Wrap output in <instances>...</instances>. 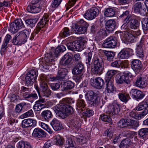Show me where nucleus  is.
<instances>
[{
  "label": "nucleus",
  "instance_id": "obj_1",
  "mask_svg": "<svg viewBox=\"0 0 148 148\" xmlns=\"http://www.w3.org/2000/svg\"><path fill=\"white\" fill-rule=\"evenodd\" d=\"M66 50V47L63 45L58 46L55 49L52 48L51 52L49 54H47V56H45L44 61H42L41 64V66L42 67V70L45 71V69H49V66H50L51 62L53 59V57H57L59 53L60 52H63Z\"/></svg>",
  "mask_w": 148,
  "mask_h": 148
},
{
  "label": "nucleus",
  "instance_id": "obj_2",
  "mask_svg": "<svg viewBox=\"0 0 148 148\" xmlns=\"http://www.w3.org/2000/svg\"><path fill=\"white\" fill-rule=\"evenodd\" d=\"M74 101L69 98H65L63 99L60 101V103L57 104L53 108L54 111L55 112L56 114L60 117L62 119L64 118V116L63 113L64 108L66 107V103L68 104L73 103Z\"/></svg>",
  "mask_w": 148,
  "mask_h": 148
},
{
  "label": "nucleus",
  "instance_id": "obj_3",
  "mask_svg": "<svg viewBox=\"0 0 148 148\" xmlns=\"http://www.w3.org/2000/svg\"><path fill=\"white\" fill-rule=\"evenodd\" d=\"M85 96L88 103L93 106H98L100 102V93L98 91H89Z\"/></svg>",
  "mask_w": 148,
  "mask_h": 148
},
{
  "label": "nucleus",
  "instance_id": "obj_4",
  "mask_svg": "<svg viewBox=\"0 0 148 148\" xmlns=\"http://www.w3.org/2000/svg\"><path fill=\"white\" fill-rule=\"evenodd\" d=\"M49 19V16L47 14H45L41 21L37 24L36 29L31 35L29 39L31 40H33L36 34L39 32H43L44 30L42 29L43 28L45 25L48 22Z\"/></svg>",
  "mask_w": 148,
  "mask_h": 148
},
{
  "label": "nucleus",
  "instance_id": "obj_5",
  "mask_svg": "<svg viewBox=\"0 0 148 148\" xmlns=\"http://www.w3.org/2000/svg\"><path fill=\"white\" fill-rule=\"evenodd\" d=\"M45 5V2L42 0H33L31 4L27 6V10L30 13H37L41 11Z\"/></svg>",
  "mask_w": 148,
  "mask_h": 148
},
{
  "label": "nucleus",
  "instance_id": "obj_6",
  "mask_svg": "<svg viewBox=\"0 0 148 148\" xmlns=\"http://www.w3.org/2000/svg\"><path fill=\"white\" fill-rule=\"evenodd\" d=\"M89 25L83 19H81L75 25L74 28V32L77 34H84L87 32V29Z\"/></svg>",
  "mask_w": 148,
  "mask_h": 148
},
{
  "label": "nucleus",
  "instance_id": "obj_7",
  "mask_svg": "<svg viewBox=\"0 0 148 148\" xmlns=\"http://www.w3.org/2000/svg\"><path fill=\"white\" fill-rule=\"evenodd\" d=\"M25 28V26L23 21L21 19L19 18L11 23L10 30L11 32L14 33L17 32L19 30Z\"/></svg>",
  "mask_w": 148,
  "mask_h": 148
},
{
  "label": "nucleus",
  "instance_id": "obj_8",
  "mask_svg": "<svg viewBox=\"0 0 148 148\" xmlns=\"http://www.w3.org/2000/svg\"><path fill=\"white\" fill-rule=\"evenodd\" d=\"M104 69L103 61L97 58L94 62V66L92 70L93 73L95 74L100 75L102 73Z\"/></svg>",
  "mask_w": 148,
  "mask_h": 148
},
{
  "label": "nucleus",
  "instance_id": "obj_9",
  "mask_svg": "<svg viewBox=\"0 0 148 148\" xmlns=\"http://www.w3.org/2000/svg\"><path fill=\"white\" fill-rule=\"evenodd\" d=\"M38 72L36 69H32L27 74L25 77L26 84L27 85H32L36 79Z\"/></svg>",
  "mask_w": 148,
  "mask_h": 148
},
{
  "label": "nucleus",
  "instance_id": "obj_10",
  "mask_svg": "<svg viewBox=\"0 0 148 148\" xmlns=\"http://www.w3.org/2000/svg\"><path fill=\"white\" fill-rule=\"evenodd\" d=\"M117 42V40L115 37L110 36L104 41L102 46L104 48H114L116 46Z\"/></svg>",
  "mask_w": 148,
  "mask_h": 148
},
{
  "label": "nucleus",
  "instance_id": "obj_11",
  "mask_svg": "<svg viewBox=\"0 0 148 148\" xmlns=\"http://www.w3.org/2000/svg\"><path fill=\"white\" fill-rule=\"evenodd\" d=\"M90 82L92 86L97 89H101L104 87L105 82L101 77H97L95 79H91Z\"/></svg>",
  "mask_w": 148,
  "mask_h": 148
},
{
  "label": "nucleus",
  "instance_id": "obj_12",
  "mask_svg": "<svg viewBox=\"0 0 148 148\" xmlns=\"http://www.w3.org/2000/svg\"><path fill=\"white\" fill-rule=\"evenodd\" d=\"M99 10L96 8H92L88 10L84 15V17L88 20L95 18L98 14Z\"/></svg>",
  "mask_w": 148,
  "mask_h": 148
},
{
  "label": "nucleus",
  "instance_id": "obj_13",
  "mask_svg": "<svg viewBox=\"0 0 148 148\" xmlns=\"http://www.w3.org/2000/svg\"><path fill=\"white\" fill-rule=\"evenodd\" d=\"M68 72V70L66 69L63 68H60L58 71L56 79L63 82L66 81Z\"/></svg>",
  "mask_w": 148,
  "mask_h": 148
},
{
  "label": "nucleus",
  "instance_id": "obj_14",
  "mask_svg": "<svg viewBox=\"0 0 148 148\" xmlns=\"http://www.w3.org/2000/svg\"><path fill=\"white\" fill-rule=\"evenodd\" d=\"M106 84V90L108 93H114L116 92V88L114 86V80L105 79Z\"/></svg>",
  "mask_w": 148,
  "mask_h": 148
},
{
  "label": "nucleus",
  "instance_id": "obj_15",
  "mask_svg": "<svg viewBox=\"0 0 148 148\" xmlns=\"http://www.w3.org/2000/svg\"><path fill=\"white\" fill-rule=\"evenodd\" d=\"M133 9L134 12L136 13H139L144 15L146 12L145 8H143L140 2L135 3L133 6Z\"/></svg>",
  "mask_w": 148,
  "mask_h": 148
},
{
  "label": "nucleus",
  "instance_id": "obj_16",
  "mask_svg": "<svg viewBox=\"0 0 148 148\" xmlns=\"http://www.w3.org/2000/svg\"><path fill=\"white\" fill-rule=\"evenodd\" d=\"M132 69L136 73H138L142 68L141 62L139 60H134L132 61Z\"/></svg>",
  "mask_w": 148,
  "mask_h": 148
},
{
  "label": "nucleus",
  "instance_id": "obj_17",
  "mask_svg": "<svg viewBox=\"0 0 148 148\" xmlns=\"http://www.w3.org/2000/svg\"><path fill=\"white\" fill-rule=\"evenodd\" d=\"M144 45L141 41L139 45H137L136 49V53L137 57L142 59L144 57V51L143 49Z\"/></svg>",
  "mask_w": 148,
  "mask_h": 148
},
{
  "label": "nucleus",
  "instance_id": "obj_18",
  "mask_svg": "<svg viewBox=\"0 0 148 148\" xmlns=\"http://www.w3.org/2000/svg\"><path fill=\"white\" fill-rule=\"evenodd\" d=\"M124 74L123 75L119 72L117 74L115 77L116 81L117 83L120 84H123L124 82V79L125 78V76H130L132 75L131 73L129 72L124 73Z\"/></svg>",
  "mask_w": 148,
  "mask_h": 148
},
{
  "label": "nucleus",
  "instance_id": "obj_19",
  "mask_svg": "<svg viewBox=\"0 0 148 148\" xmlns=\"http://www.w3.org/2000/svg\"><path fill=\"white\" fill-rule=\"evenodd\" d=\"M130 94L132 97L136 99H140L145 96L144 94L141 91L136 89H132Z\"/></svg>",
  "mask_w": 148,
  "mask_h": 148
},
{
  "label": "nucleus",
  "instance_id": "obj_20",
  "mask_svg": "<svg viewBox=\"0 0 148 148\" xmlns=\"http://www.w3.org/2000/svg\"><path fill=\"white\" fill-rule=\"evenodd\" d=\"M75 43L74 44L75 51H81L85 47L87 42L84 40L75 41Z\"/></svg>",
  "mask_w": 148,
  "mask_h": 148
},
{
  "label": "nucleus",
  "instance_id": "obj_21",
  "mask_svg": "<svg viewBox=\"0 0 148 148\" xmlns=\"http://www.w3.org/2000/svg\"><path fill=\"white\" fill-rule=\"evenodd\" d=\"M18 34L21 44L25 43L27 41V37H29V32L26 30H24Z\"/></svg>",
  "mask_w": 148,
  "mask_h": 148
},
{
  "label": "nucleus",
  "instance_id": "obj_22",
  "mask_svg": "<svg viewBox=\"0 0 148 148\" xmlns=\"http://www.w3.org/2000/svg\"><path fill=\"white\" fill-rule=\"evenodd\" d=\"M145 78L144 77H138L135 82L136 86L140 88H144L147 86V84Z\"/></svg>",
  "mask_w": 148,
  "mask_h": 148
},
{
  "label": "nucleus",
  "instance_id": "obj_23",
  "mask_svg": "<svg viewBox=\"0 0 148 148\" xmlns=\"http://www.w3.org/2000/svg\"><path fill=\"white\" fill-rule=\"evenodd\" d=\"M32 135L35 137L39 138L40 139V138L46 137V134L44 131L41 129L36 128L33 132Z\"/></svg>",
  "mask_w": 148,
  "mask_h": 148
},
{
  "label": "nucleus",
  "instance_id": "obj_24",
  "mask_svg": "<svg viewBox=\"0 0 148 148\" xmlns=\"http://www.w3.org/2000/svg\"><path fill=\"white\" fill-rule=\"evenodd\" d=\"M84 66L82 63H78L77 64L73 69L72 72L73 74L77 75L81 74L84 72Z\"/></svg>",
  "mask_w": 148,
  "mask_h": 148
},
{
  "label": "nucleus",
  "instance_id": "obj_25",
  "mask_svg": "<svg viewBox=\"0 0 148 148\" xmlns=\"http://www.w3.org/2000/svg\"><path fill=\"white\" fill-rule=\"evenodd\" d=\"M72 60L70 54L67 53L64 55L60 62V64L62 65L66 66L69 64Z\"/></svg>",
  "mask_w": 148,
  "mask_h": 148
},
{
  "label": "nucleus",
  "instance_id": "obj_26",
  "mask_svg": "<svg viewBox=\"0 0 148 148\" xmlns=\"http://www.w3.org/2000/svg\"><path fill=\"white\" fill-rule=\"evenodd\" d=\"M63 84H61V90H68L74 88L75 84L72 82L69 81L66 82H63Z\"/></svg>",
  "mask_w": 148,
  "mask_h": 148
},
{
  "label": "nucleus",
  "instance_id": "obj_27",
  "mask_svg": "<svg viewBox=\"0 0 148 148\" xmlns=\"http://www.w3.org/2000/svg\"><path fill=\"white\" fill-rule=\"evenodd\" d=\"M110 112L113 115L117 114L120 111V106L118 104L114 103L109 106Z\"/></svg>",
  "mask_w": 148,
  "mask_h": 148
},
{
  "label": "nucleus",
  "instance_id": "obj_28",
  "mask_svg": "<svg viewBox=\"0 0 148 148\" xmlns=\"http://www.w3.org/2000/svg\"><path fill=\"white\" fill-rule=\"evenodd\" d=\"M130 33L129 30L128 32H124V35L123 36L124 39L126 42H133L136 40V38Z\"/></svg>",
  "mask_w": 148,
  "mask_h": 148
},
{
  "label": "nucleus",
  "instance_id": "obj_29",
  "mask_svg": "<svg viewBox=\"0 0 148 148\" xmlns=\"http://www.w3.org/2000/svg\"><path fill=\"white\" fill-rule=\"evenodd\" d=\"M50 123L53 128L55 130H61L62 127V125L60 123V121L56 119H53Z\"/></svg>",
  "mask_w": 148,
  "mask_h": 148
},
{
  "label": "nucleus",
  "instance_id": "obj_30",
  "mask_svg": "<svg viewBox=\"0 0 148 148\" xmlns=\"http://www.w3.org/2000/svg\"><path fill=\"white\" fill-rule=\"evenodd\" d=\"M106 29L109 32L113 31L115 27V22L114 19L108 20L106 23Z\"/></svg>",
  "mask_w": 148,
  "mask_h": 148
},
{
  "label": "nucleus",
  "instance_id": "obj_31",
  "mask_svg": "<svg viewBox=\"0 0 148 148\" xmlns=\"http://www.w3.org/2000/svg\"><path fill=\"white\" fill-rule=\"evenodd\" d=\"M41 115L42 119L46 121H48L53 116L51 112L49 110L43 111L41 112Z\"/></svg>",
  "mask_w": 148,
  "mask_h": 148
},
{
  "label": "nucleus",
  "instance_id": "obj_32",
  "mask_svg": "<svg viewBox=\"0 0 148 148\" xmlns=\"http://www.w3.org/2000/svg\"><path fill=\"white\" fill-rule=\"evenodd\" d=\"M118 97L121 101L126 103L130 99L129 94L127 92H122L118 94Z\"/></svg>",
  "mask_w": 148,
  "mask_h": 148
},
{
  "label": "nucleus",
  "instance_id": "obj_33",
  "mask_svg": "<svg viewBox=\"0 0 148 148\" xmlns=\"http://www.w3.org/2000/svg\"><path fill=\"white\" fill-rule=\"evenodd\" d=\"M129 56V50L127 49H123L118 54V57L120 59H127Z\"/></svg>",
  "mask_w": 148,
  "mask_h": 148
},
{
  "label": "nucleus",
  "instance_id": "obj_34",
  "mask_svg": "<svg viewBox=\"0 0 148 148\" xmlns=\"http://www.w3.org/2000/svg\"><path fill=\"white\" fill-rule=\"evenodd\" d=\"M118 70H110L108 71L105 78V79L114 80L113 76L119 73Z\"/></svg>",
  "mask_w": 148,
  "mask_h": 148
},
{
  "label": "nucleus",
  "instance_id": "obj_35",
  "mask_svg": "<svg viewBox=\"0 0 148 148\" xmlns=\"http://www.w3.org/2000/svg\"><path fill=\"white\" fill-rule=\"evenodd\" d=\"M139 125L138 122L131 119H127V126L129 127L136 129Z\"/></svg>",
  "mask_w": 148,
  "mask_h": 148
},
{
  "label": "nucleus",
  "instance_id": "obj_36",
  "mask_svg": "<svg viewBox=\"0 0 148 148\" xmlns=\"http://www.w3.org/2000/svg\"><path fill=\"white\" fill-rule=\"evenodd\" d=\"M131 143L130 139L126 138L121 142L120 146V148H129L130 147Z\"/></svg>",
  "mask_w": 148,
  "mask_h": 148
},
{
  "label": "nucleus",
  "instance_id": "obj_37",
  "mask_svg": "<svg viewBox=\"0 0 148 148\" xmlns=\"http://www.w3.org/2000/svg\"><path fill=\"white\" fill-rule=\"evenodd\" d=\"M86 106V103L84 99H78L77 101V106L78 110H81L82 111L84 110Z\"/></svg>",
  "mask_w": 148,
  "mask_h": 148
},
{
  "label": "nucleus",
  "instance_id": "obj_38",
  "mask_svg": "<svg viewBox=\"0 0 148 148\" xmlns=\"http://www.w3.org/2000/svg\"><path fill=\"white\" fill-rule=\"evenodd\" d=\"M103 53L108 61H111L114 58L115 55V53L114 52L112 51L105 50L104 51Z\"/></svg>",
  "mask_w": 148,
  "mask_h": 148
},
{
  "label": "nucleus",
  "instance_id": "obj_39",
  "mask_svg": "<svg viewBox=\"0 0 148 148\" xmlns=\"http://www.w3.org/2000/svg\"><path fill=\"white\" fill-rule=\"evenodd\" d=\"M66 107L64 108V110L63 112V113L64 116V118H66L67 116L71 114L73 112V109L72 107L68 105L67 103H66Z\"/></svg>",
  "mask_w": 148,
  "mask_h": 148
},
{
  "label": "nucleus",
  "instance_id": "obj_40",
  "mask_svg": "<svg viewBox=\"0 0 148 148\" xmlns=\"http://www.w3.org/2000/svg\"><path fill=\"white\" fill-rule=\"evenodd\" d=\"M138 135L140 138L144 139L146 138L148 135V128H145L141 129L138 132Z\"/></svg>",
  "mask_w": 148,
  "mask_h": 148
},
{
  "label": "nucleus",
  "instance_id": "obj_41",
  "mask_svg": "<svg viewBox=\"0 0 148 148\" xmlns=\"http://www.w3.org/2000/svg\"><path fill=\"white\" fill-rule=\"evenodd\" d=\"M104 15L106 17H112L115 15V12L112 8H107L104 11Z\"/></svg>",
  "mask_w": 148,
  "mask_h": 148
},
{
  "label": "nucleus",
  "instance_id": "obj_42",
  "mask_svg": "<svg viewBox=\"0 0 148 148\" xmlns=\"http://www.w3.org/2000/svg\"><path fill=\"white\" fill-rule=\"evenodd\" d=\"M126 115L128 119H140V118L139 117V114L134 111H132L130 112H127Z\"/></svg>",
  "mask_w": 148,
  "mask_h": 148
},
{
  "label": "nucleus",
  "instance_id": "obj_43",
  "mask_svg": "<svg viewBox=\"0 0 148 148\" xmlns=\"http://www.w3.org/2000/svg\"><path fill=\"white\" fill-rule=\"evenodd\" d=\"M140 25L139 21L134 19H132L130 24V27L132 29H137Z\"/></svg>",
  "mask_w": 148,
  "mask_h": 148
},
{
  "label": "nucleus",
  "instance_id": "obj_44",
  "mask_svg": "<svg viewBox=\"0 0 148 148\" xmlns=\"http://www.w3.org/2000/svg\"><path fill=\"white\" fill-rule=\"evenodd\" d=\"M47 81L44 77H41L40 78V87L42 90H45V89L48 88L47 84Z\"/></svg>",
  "mask_w": 148,
  "mask_h": 148
},
{
  "label": "nucleus",
  "instance_id": "obj_45",
  "mask_svg": "<svg viewBox=\"0 0 148 148\" xmlns=\"http://www.w3.org/2000/svg\"><path fill=\"white\" fill-rule=\"evenodd\" d=\"M70 126L73 129H78L80 127V125L78 121L76 119H72L70 122Z\"/></svg>",
  "mask_w": 148,
  "mask_h": 148
},
{
  "label": "nucleus",
  "instance_id": "obj_46",
  "mask_svg": "<svg viewBox=\"0 0 148 148\" xmlns=\"http://www.w3.org/2000/svg\"><path fill=\"white\" fill-rule=\"evenodd\" d=\"M75 141L71 138H68L66 140L64 146L65 148H75L74 144Z\"/></svg>",
  "mask_w": 148,
  "mask_h": 148
},
{
  "label": "nucleus",
  "instance_id": "obj_47",
  "mask_svg": "<svg viewBox=\"0 0 148 148\" xmlns=\"http://www.w3.org/2000/svg\"><path fill=\"white\" fill-rule=\"evenodd\" d=\"M148 107V100L143 102L139 103L136 108V110L140 111L145 109Z\"/></svg>",
  "mask_w": 148,
  "mask_h": 148
},
{
  "label": "nucleus",
  "instance_id": "obj_48",
  "mask_svg": "<svg viewBox=\"0 0 148 148\" xmlns=\"http://www.w3.org/2000/svg\"><path fill=\"white\" fill-rule=\"evenodd\" d=\"M55 142L57 145L62 146L64 144V138L60 135H58L56 136Z\"/></svg>",
  "mask_w": 148,
  "mask_h": 148
},
{
  "label": "nucleus",
  "instance_id": "obj_49",
  "mask_svg": "<svg viewBox=\"0 0 148 148\" xmlns=\"http://www.w3.org/2000/svg\"><path fill=\"white\" fill-rule=\"evenodd\" d=\"M71 34V32L69 29L66 27L64 28L59 34L60 36L63 37L68 36Z\"/></svg>",
  "mask_w": 148,
  "mask_h": 148
},
{
  "label": "nucleus",
  "instance_id": "obj_50",
  "mask_svg": "<svg viewBox=\"0 0 148 148\" xmlns=\"http://www.w3.org/2000/svg\"><path fill=\"white\" fill-rule=\"evenodd\" d=\"M18 148H32L30 144L27 142L21 141L19 142Z\"/></svg>",
  "mask_w": 148,
  "mask_h": 148
},
{
  "label": "nucleus",
  "instance_id": "obj_51",
  "mask_svg": "<svg viewBox=\"0 0 148 148\" xmlns=\"http://www.w3.org/2000/svg\"><path fill=\"white\" fill-rule=\"evenodd\" d=\"M25 22L27 26L32 28L37 23V20L36 18L27 19L25 20Z\"/></svg>",
  "mask_w": 148,
  "mask_h": 148
},
{
  "label": "nucleus",
  "instance_id": "obj_52",
  "mask_svg": "<svg viewBox=\"0 0 148 148\" xmlns=\"http://www.w3.org/2000/svg\"><path fill=\"white\" fill-rule=\"evenodd\" d=\"M45 107L44 104L41 103H39L38 102H36L35 104L33 106V108L35 111H39L40 110Z\"/></svg>",
  "mask_w": 148,
  "mask_h": 148
},
{
  "label": "nucleus",
  "instance_id": "obj_53",
  "mask_svg": "<svg viewBox=\"0 0 148 148\" xmlns=\"http://www.w3.org/2000/svg\"><path fill=\"white\" fill-rule=\"evenodd\" d=\"M100 118L103 121L109 123H111V118L107 115L102 114L100 115Z\"/></svg>",
  "mask_w": 148,
  "mask_h": 148
},
{
  "label": "nucleus",
  "instance_id": "obj_54",
  "mask_svg": "<svg viewBox=\"0 0 148 148\" xmlns=\"http://www.w3.org/2000/svg\"><path fill=\"white\" fill-rule=\"evenodd\" d=\"M118 125L119 127L123 128L127 126V119H122L118 123Z\"/></svg>",
  "mask_w": 148,
  "mask_h": 148
},
{
  "label": "nucleus",
  "instance_id": "obj_55",
  "mask_svg": "<svg viewBox=\"0 0 148 148\" xmlns=\"http://www.w3.org/2000/svg\"><path fill=\"white\" fill-rule=\"evenodd\" d=\"M18 34H17L13 38L12 43L15 45H21V44Z\"/></svg>",
  "mask_w": 148,
  "mask_h": 148
},
{
  "label": "nucleus",
  "instance_id": "obj_56",
  "mask_svg": "<svg viewBox=\"0 0 148 148\" xmlns=\"http://www.w3.org/2000/svg\"><path fill=\"white\" fill-rule=\"evenodd\" d=\"M106 36V31L103 29H101L98 32L97 36L100 40H102L104 36Z\"/></svg>",
  "mask_w": 148,
  "mask_h": 148
},
{
  "label": "nucleus",
  "instance_id": "obj_57",
  "mask_svg": "<svg viewBox=\"0 0 148 148\" xmlns=\"http://www.w3.org/2000/svg\"><path fill=\"white\" fill-rule=\"evenodd\" d=\"M94 114V111L91 110L87 109L86 111L82 113L83 116L87 117L92 116Z\"/></svg>",
  "mask_w": 148,
  "mask_h": 148
},
{
  "label": "nucleus",
  "instance_id": "obj_58",
  "mask_svg": "<svg viewBox=\"0 0 148 148\" xmlns=\"http://www.w3.org/2000/svg\"><path fill=\"white\" fill-rule=\"evenodd\" d=\"M121 63L120 61L116 60L112 62L110 64V66L114 68H119L121 67Z\"/></svg>",
  "mask_w": 148,
  "mask_h": 148
},
{
  "label": "nucleus",
  "instance_id": "obj_59",
  "mask_svg": "<svg viewBox=\"0 0 148 148\" xmlns=\"http://www.w3.org/2000/svg\"><path fill=\"white\" fill-rule=\"evenodd\" d=\"M73 59L76 62L81 63V58L80 54L79 53L75 54L73 55Z\"/></svg>",
  "mask_w": 148,
  "mask_h": 148
},
{
  "label": "nucleus",
  "instance_id": "obj_60",
  "mask_svg": "<svg viewBox=\"0 0 148 148\" xmlns=\"http://www.w3.org/2000/svg\"><path fill=\"white\" fill-rule=\"evenodd\" d=\"M22 127L24 128H27L30 127L29 119L23 120L22 122Z\"/></svg>",
  "mask_w": 148,
  "mask_h": 148
},
{
  "label": "nucleus",
  "instance_id": "obj_61",
  "mask_svg": "<svg viewBox=\"0 0 148 148\" xmlns=\"http://www.w3.org/2000/svg\"><path fill=\"white\" fill-rule=\"evenodd\" d=\"M42 95L43 96L45 97H48L51 94V90L48 88L44 90H42Z\"/></svg>",
  "mask_w": 148,
  "mask_h": 148
},
{
  "label": "nucleus",
  "instance_id": "obj_62",
  "mask_svg": "<svg viewBox=\"0 0 148 148\" xmlns=\"http://www.w3.org/2000/svg\"><path fill=\"white\" fill-rule=\"evenodd\" d=\"M74 43H75V41L73 42L68 43L66 45L69 49L72 51H75V47H74Z\"/></svg>",
  "mask_w": 148,
  "mask_h": 148
},
{
  "label": "nucleus",
  "instance_id": "obj_63",
  "mask_svg": "<svg viewBox=\"0 0 148 148\" xmlns=\"http://www.w3.org/2000/svg\"><path fill=\"white\" fill-rule=\"evenodd\" d=\"M62 0H54L51 4L53 8L57 7L60 4Z\"/></svg>",
  "mask_w": 148,
  "mask_h": 148
},
{
  "label": "nucleus",
  "instance_id": "obj_64",
  "mask_svg": "<svg viewBox=\"0 0 148 148\" xmlns=\"http://www.w3.org/2000/svg\"><path fill=\"white\" fill-rule=\"evenodd\" d=\"M19 96L15 94H12L10 95V99L12 102H16Z\"/></svg>",
  "mask_w": 148,
  "mask_h": 148
}]
</instances>
